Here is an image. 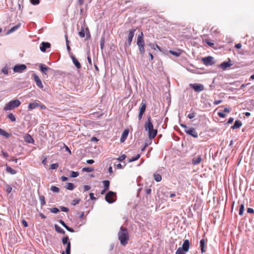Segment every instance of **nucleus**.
<instances>
[{
    "instance_id": "obj_18",
    "label": "nucleus",
    "mask_w": 254,
    "mask_h": 254,
    "mask_svg": "<svg viewBox=\"0 0 254 254\" xmlns=\"http://www.w3.org/2000/svg\"><path fill=\"white\" fill-rule=\"evenodd\" d=\"M0 135L7 138H9L11 135L10 133L6 132V131L1 129V128H0Z\"/></svg>"
},
{
    "instance_id": "obj_42",
    "label": "nucleus",
    "mask_w": 254,
    "mask_h": 254,
    "mask_svg": "<svg viewBox=\"0 0 254 254\" xmlns=\"http://www.w3.org/2000/svg\"><path fill=\"white\" fill-rule=\"evenodd\" d=\"M79 175L78 172L71 171L70 177L72 178L77 177Z\"/></svg>"
},
{
    "instance_id": "obj_17",
    "label": "nucleus",
    "mask_w": 254,
    "mask_h": 254,
    "mask_svg": "<svg viewBox=\"0 0 254 254\" xmlns=\"http://www.w3.org/2000/svg\"><path fill=\"white\" fill-rule=\"evenodd\" d=\"M202 161L201 156H198L196 157L193 158L192 160V164L194 165L199 164Z\"/></svg>"
},
{
    "instance_id": "obj_2",
    "label": "nucleus",
    "mask_w": 254,
    "mask_h": 254,
    "mask_svg": "<svg viewBox=\"0 0 254 254\" xmlns=\"http://www.w3.org/2000/svg\"><path fill=\"white\" fill-rule=\"evenodd\" d=\"M118 238L121 244L123 246H126L129 240L128 232L127 229L124 227H121L118 232Z\"/></svg>"
},
{
    "instance_id": "obj_1",
    "label": "nucleus",
    "mask_w": 254,
    "mask_h": 254,
    "mask_svg": "<svg viewBox=\"0 0 254 254\" xmlns=\"http://www.w3.org/2000/svg\"><path fill=\"white\" fill-rule=\"evenodd\" d=\"M144 128L145 130L148 132V137L149 139H153L157 133V130L153 128V125L151 122V117H148L147 121L146 122L144 125Z\"/></svg>"
},
{
    "instance_id": "obj_59",
    "label": "nucleus",
    "mask_w": 254,
    "mask_h": 254,
    "mask_svg": "<svg viewBox=\"0 0 254 254\" xmlns=\"http://www.w3.org/2000/svg\"><path fill=\"white\" fill-rule=\"evenodd\" d=\"M65 229L69 232H74V230L72 228L69 227L68 226L66 227Z\"/></svg>"
},
{
    "instance_id": "obj_13",
    "label": "nucleus",
    "mask_w": 254,
    "mask_h": 254,
    "mask_svg": "<svg viewBox=\"0 0 254 254\" xmlns=\"http://www.w3.org/2000/svg\"><path fill=\"white\" fill-rule=\"evenodd\" d=\"M51 44L48 42H42L40 49L41 51L45 52L47 48L50 47Z\"/></svg>"
},
{
    "instance_id": "obj_58",
    "label": "nucleus",
    "mask_w": 254,
    "mask_h": 254,
    "mask_svg": "<svg viewBox=\"0 0 254 254\" xmlns=\"http://www.w3.org/2000/svg\"><path fill=\"white\" fill-rule=\"evenodd\" d=\"M247 212L249 213H254V210L253 208H249L247 209Z\"/></svg>"
},
{
    "instance_id": "obj_40",
    "label": "nucleus",
    "mask_w": 254,
    "mask_h": 254,
    "mask_svg": "<svg viewBox=\"0 0 254 254\" xmlns=\"http://www.w3.org/2000/svg\"><path fill=\"white\" fill-rule=\"evenodd\" d=\"M5 190H6V191L9 193L10 192H11V190H12V187L9 185H5Z\"/></svg>"
},
{
    "instance_id": "obj_16",
    "label": "nucleus",
    "mask_w": 254,
    "mask_h": 254,
    "mask_svg": "<svg viewBox=\"0 0 254 254\" xmlns=\"http://www.w3.org/2000/svg\"><path fill=\"white\" fill-rule=\"evenodd\" d=\"M72 62L75 65V66L77 68L79 69L81 68V64L80 63L78 62V61L76 59V58L73 55H71L70 56Z\"/></svg>"
},
{
    "instance_id": "obj_50",
    "label": "nucleus",
    "mask_w": 254,
    "mask_h": 254,
    "mask_svg": "<svg viewBox=\"0 0 254 254\" xmlns=\"http://www.w3.org/2000/svg\"><path fill=\"white\" fill-rule=\"evenodd\" d=\"M126 158V155L125 154H123L121 156H120L119 158H117V160L119 161H123Z\"/></svg>"
},
{
    "instance_id": "obj_41",
    "label": "nucleus",
    "mask_w": 254,
    "mask_h": 254,
    "mask_svg": "<svg viewBox=\"0 0 254 254\" xmlns=\"http://www.w3.org/2000/svg\"><path fill=\"white\" fill-rule=\"evenodd\" d=\"M184 252V250L180 247L177 250L176 254H185Z\"/></svg>"
},
{
    "instance_id": "obj_45",
    "label": "nucleus",
    "mask_w": 254,
    "mask_h": 254,
    "mask_svg": "<svg viewBox=\"0 0 254 254\" xmlns=\"http://www.w3.org/2000/svg\"><path fill=\"white\" fill-rule=\"evenodd\" d=\"M68 236H66V237L63 238V240H62L63 244L64 245H65V244L67 245V243L69 242H68Z\"/></svg>"
},
{
    "instance_id": "obj_8",
    "label": "nucleus",
    "mask_w": 254,
    "mask_h": 254,
    "mask_svg": "<svg viewBox=\"0 0 254 254\" xmlns=\"http://www.w3.org/2000/svg\"><path fill=\"white\" fill-rule=\"evenodd\" d=\"M26 68V65L24 64H16L14 66L13 70L15 72L21 73L25 70Z\"/></svg>"
},
{
    "instance_id": "obj_47",
    "label": "nucleus",
    "mask_w": 254,
    "mask_h": 254,
    "mask_svg": "<svg viewBox=\"0 0 254 254\" xmlns=\"http://www.w3.org/2000/svg\"><path fill=\"white\" fill-rule=\"evenodd\" d=\"M80 201V199H75L72 200L71 202V204L73 205H75L77 204H78Z\"/></svg>"
},
{
    "instance_id": "obj_29",
    "label": "nucleus",
    "mask_w": 254,
    "mask_h": 254,
    "mask_svg": "<svg viewBox=\"0 0 254 254\" xmlns=\"http://www.w3.org/2000/svg\"><path fill=\"white\" fill-rule=\"evenodd\" d=\"M153 176H154V180L157 182H160L161 181L162 177H161V176L160 174H154Z\"/></svg>"
},
{
    "instance_id": "obj_19",
    "label": "nucleus",
    "mask_w": 254,
    "mask_h": 254,
    "mask_svg": "<svg viewBox=\"0 0 254 254\" xmlns=\"http://www.w3.org/2000/svg\"><path fill=\"white\" fill-rule=\"evenodd\" d=\"M242 125V122L239 120H236L233 126L231 127L232 129H236L240 128Z\"/></svg>"
},
{
    "instance_id": "obj_52",
    "label": "nucleus",
    "mask_w": 254,
    "mask_h": 254,
    "mask_svg": "<svg viewBox=\"0 0 254 254\" xmlns=\"http://www.w3.org/2000/svg\"><path fill=\"white\" fill-rule=\"evenodd\" d=\"M1 153L4 158H7L8 157V154L7 153L2 151Z\"/></svg>"
},
{
    "instance_id": "obj_39",
    "label": "nucleus",
    "mask_w": 254,
    "mask_h": 254,
    "mask_svg": "<svg viewBox=\"0 0 254 254\" xmlns=\"http://www.w3.org/2000/svg\"><path fill=\"white\" fill-rule=\"evenodd\" d=\"M51 190L55 192H59L60 191V189L56 186H52Z\"/></svg>"
},
{
    "instance_id": "obj_34",
    "label": "nucleus",
    "mask_w": 254,
    "mask_h": 254,
    "mask_svg": "<svg viewBox=\"0 0 254 254\" xmlns=\"http://www.w3.org/2000/svg\"><path fill=\"white\" fill-rule=\"evenodd\" d=\"M79 36L83 38L85 36V31L84 29V28L83 27H81L80 31L78 33Z\"/></svg>"
},
{
    "instance_id": "obj_24",
    "label": "nucleus",
    "mask_w": 254,
    "mask_h": 254,
    "mask_svg": "<svg viewBox=\"0 0 254 254\" xmlns=\"http://www.w3.org/2000/svg\"><path fill=\"white\" fill-rule=\"evenodd\" d=\"M25 140L28 143H33L34 142V139L29 134H27L25 137Z\"/></svg>"
},
{
    "instance_id": "obj_21",
    "label": "nucleus",
    "mask_w": 254,
    "mask_h": 254,
    "mask_svg": "<svg viewBox=\"0 0 254 254\" xmlns=\"http://www.w3.org/2000/svg\"><path fill=\"white\" fill-rule=\"evenodd\" d=\"M20 25H21L20 24H18L15 25L14 26L12 27L9 30H8L6 34L8 35V34L14 32L15 30H16L20 27Z\"/></svg>"
},
{
    "instance_id": "obj_7",
    "label": "nucleus",
    "mask_w": 254,
    "mask_h": 254,
    "mask_svg": "<svg viewBox=\"0 0 254 254\" xmlns=\"http://www.w3.org/2000/svg\"><path fill=\"white\" fill-rule=\"evenodd\" d=\"M136 30V28H132L129 30V33L128 35V37L127 39V43L128 45L129 46L131 45V43L132 41V39L134 35V32Z\"/></svg>"
},
{
    "instance_id": "obj_32",
    "label": "nucleus",
    "mask_w": 254,
    "mask_h": 254,
    "mask_svg": "<svg viewBox=\"0 0 254 254\" xmlns=\"http://www.w3.org/2000/svg\"><path fill=\"white\" fill-rule=\"evenodd\" d=\"M244 210H245L244 205L243 204H241L240 206L239 214L240 215H242L243 214Z\"/></svg>"
},
{
    "instance_id": "obj_46",
    "label": "nucleus",
    "mask_w": 254,
    "mask_h": 254,
    "mask_svg": "<svg viewBox=\"0 0 254 254\" xmlns=\"http://www.w3.org/2000/svg\"><path fill=\"white\" fill-rule=\"evenodd\" d=\"M59 166V165L58 163L53 164L51 165L50 169L52 170L56 169L58 168Z\"/></svg>"
},
{
    "instance_id": "obj_53",
    "label": "nucleus",
    "mask_w": 254,
    "mask_h": 254,
    "mask_svg": "<svg viewBox=\"0 0 254 254\" xmlns=\"http://www.w3.org/2000/svg\"><path fill=\"white\" fill-rule=\"evenodd\" d=\"M61 210L62 211H64V212H68L69 209L68 208L66 207H64V206H62L61 207Z\"/></svg>"
},
{
    "instance_id": "obj_35",
    "label": "nucleus",
    "mask_w": 254,
    "mask_h": 254,
    "mask_svg": "<svg viewBox=\"0 0 254 254\" xmlns=\"http://www.w3.org/2000/svg\"><path fill=\"white\" fill-rule=\"evenodd\" d=\"M140 154H138L136 156L129 159L128 162H132L135 161L137 160V159H138L140 158Z\"/></svg>"
},
{
    "instance_id": "obj_48",
    "label": "nucleus",
    "mask_w": 254,
    "mask_h": 254,
    "mask_svg": "<svg viewBox=\"0 0 254 254\" xmlns=\"http://www.w3.org/2000/svg\"><path fill=\"white\" fill-rule=\"evenodd\" d=\"M104 44H105V39L103 37H102L101 38V41H100V47H101V49H103Z\"/></svg>"
},
{
    "instance_id": "obj_36",
    "label": "nucleus",
    "mask_w": 254,
    "mask_h": 254,
    "mask_svg": "<svg viewBox=\"0 0 254 254\" xmlns=\"http://www.w3.org/2000/svg\"><path fill=\"white\" fill-rule=\"evenodd\" d=\"M39 199L41 202V204L42 205H45L46 204V201L45 200V197L43 195H41L39 196Z\"/></svg>"
},
{
    "instance_id": "obj_61",
    "label": "nucleus",
    "mask_w": 254,
    "mask_h": 254,
    "mask_svg": "<svg viewBox=\"0 0 254 254\" xmlns=\"http://www.w3.org/2000/svg\"><path fill=\"white\" fill-rule=\"evenodd\" d=\"M59 222L60 224H61L65 228H66V227L67 226L65 223L62 220H60Z\"/></svg>"
},
{
    "instance_id": "obj_49",
    "label": "nucleus",
    "mask_w": 254,
    "mask_h": 254,
    "mask_svg": "<svg viewBox=\"0 0 254 254\" xmlns=\"http://www.w3.org/2000/svg\"><path fill=\"white\" fill-rule=\"evenodd\" d=\"M2 72L5 74L7 75L8 73V69L6 67H3L2 69Z\"/></svg>"
},
{
    "instance_id": "obj_10",
    "label": "nucleus",
    "mask_w": 254,
    "mask_h": 254,
    "mask_svg": "<svg viewBox=\"0 0 254 254\" xmlns=\"http://www.w3.org/2000/svg\"><path fill=\"white\" fill-rule=\"evenodd\" d=\"M185 132L189 134L194 138H197L198 137V133L197 131L195 130V129L192 127L190 128H189L188 129H185Z\"/></svg>"
},
{
    "instance_id": "obj_51",
    "label": "nucleus",
    "mask_w": 254,
    "mask_h": 254,
    "mask_svg": "<svg viewBox=\"0 0 254 254\" xmlns=\"http://www.w3.org/2000/svg\"><path fill=\"white\" fill-rule=\"evenodd\" d=\"M30 1L34 5L38 4L40 2L39 0H30Z\"/></svg>"
},
{
    "instance_id": "obj_6",
    "label": "nucleus",
    "mask_w": 254,
    "mask_h": 254,
    "mask_svg": "<svg viewBox=\"0 0 254 254\" xmlns=\"http://www.w3.org/2000/svg\"><path fill=\"white\" fill-rule=\"evenodd\" d=\"M214 58L211 56H208L206 57L203 58L202 59V61L204 64L206 66L212 65L215 63L213 61Z\"/></svg>"
},
{
    "instance_id": "obj_25",
    "label": "nucleus",
    "mask_w": 254,
    "mask_h": 254,
    "mask_svg": "<svg viewBox=\"0 0 254 254\" xmlns=\"http://www.w3.org/2000/svg\"><path fill=\"white\" fill-rule=\"evenodd\" d=\"M148 45L153 50H156V49H158L160 51H161V48L158 46L157 45L155 44L152 43H148Z\"/></svg>"
},
{
    "instance_id": "obj_4",
    "label": "nucleus",
    "mask_w": 254,
    "mask_h": 254,
    "mask_svg": "<svg viewBox=\"0 0 254 254\" xmlns=\"http://www.w3.org/2000/svg\"><path fill=\"white\" fill-rule=\"evenodd\" d=\"M116 199V193L112 191H109L105 195V200L110 203L115 202Z\"/></svg>"
},
{
    "instance_id": "obj_20",
    "label": "nucleus",
    "mask_w": 254,
    "mask_h": 254,
    "mask_svg": "<svg viewBox=\"0 0 254 254\" xmlns=\"http://www.w3.org/2000/svg\"><path fill=\"white\" fill-rule=\"evenodd\" d=\"M39 106H40V104H39L38 102H35L30 103L28 105V108L29 110H33L39 107Z\"/></svg>"
},
{
    "instance_id": "obj_64",
    "label": "nucleus",
    "mask_w": 254,
    "mask_h": 254,
    "mask_svg": "<svg viewBox=\"0 0 254 254\" xmlns=\"http://www.w3.org/2000/svg\"><path fill=\"white\" fill-rule=\"evenodd\" d=\"M86 162L87 164H92L94 163V161L93 160L90 159V160H87L86 161Z\"/></svg>"
},
{
    "instance_id": "obj_33",
    "label": "nucleus",
    "mask_w": 254,
    "mask_h": 254,
    "mask_svg": "<svg viewBox=\"0 0 254 254\" xmlns=\"http://www.w3.org/2000/svg\"><path fill=\"white\" fill-rule=\"evenodd\" d=\"M94 170V168L92 167H85L83 168L82 169V171L83 172H91Z\"/></svg>"
},
{
    "instance_id": "obj_3",
    "label": "nucleus",
    "mask_w": 254,
    "mask_h": 254,
    "mask_svg": "<svg viewBox=\"0 0 254 254\" xmlns=\"http://www.w3.org/2000/svg\"><path fill=\"white\" fill-rule=\"evenodd\" d=\"M21 104V102L18 99H15L10 101L4 106L3 110L4 111L11 110L15 108L19 107Z\"/></svg>"
},
{
    "instance_id": "obj_37",
    "label": "nucleus",
    "mask_w": 254,
    "mask_h": 254,
    "mask_svg": "<svg viewBox=\"0 0 254 254\" xmlns=\"http://www.w3.org/2000/svg\"><path fill=\"white\" fill-rule=\"evenodd\" d=\"M65 252H66V254H70V242H69L67 243V246L66 248V250H65Z\"/></svg>"
},
{
    "instance_id": "obj_55",
    "label": "nucleus",
    "mask_w": 254,
    "mask_h": 254,
    "mask_svg": "<svg viewBox=\"0 0 254 254\" xmlns=\"http://www.w3.org/2000/svg\"><path fill=\"white\" fill-rule=\"evenodd\" d=\"M218 115L221 118H225L226 116L225 114L222 112L218 113Z\"/></svg>"
},
{
    "instance_id": "obj_12",
    "label": "nucleus",
    "mask_w": 254,
    "mask_h": 254,
    "mask_svg": "<svg viewBox=\"0 0 254 254\" xmlns=\"http://www.w3.org/2000/svg\"><path fill=\"white\" fill-rule=\"evenodd\" d=\"M190 246V243L188 240H185L183 243L182 247L181 248L184 251L187 252L189 251Z\"/></svg>"
},
{
    "instance_id": "obj_38",
    "label": "nucleus",
    "mask_w": 254,
    "mask_h": 254,
    "mask_svg": "<svg viewBox=\"0 0 254 254\" xmlns=\"http://www.w3.org/2000/svg\"><path fill=\"white\" fill-rule=\"evenodd\" d=\"M7 117L12 122H15L16 121V118L15 116L12 113H10L8 115Z\"/></svg>"
},
{
    "instance_id": "obj_27",
    "label": "nucleus",
    "mask_w": 254,
    "mask_h": 254,
    "mask_svg": "<svg viewBox=\"0 0 254 254\" xmlns=\"http://www.w3.org/2000/svg\"><path fill=\"white\" fill-rule=\"evenodd\" d=\"M55 228L56 231L57 232L61 233V234H65V231L63 229H62L60 227H59L58 225L55 224Z\"/></svg>"
},
{
    "instance_id": "obj_54",
    "label": "nucleus",
    "mask_w": 254,
    "mask_h": 254,
    "mask_svg": "<svg viewBox=\"0 0 254 254\" xmlns=\"http://www.w3.org/2000/svg\"><path fill=\"white\" fill-rule=\"evenodd\" d=\"M89 196L90 197L91 200H95L96 198L94 196V193L92 192H90L89 193Z\"/></svg>"
},
{
    "instance_id": "obj_22",
    "label": "nucleus",
    "mask_w": 254,
    "mask_h": 254,
    "mask_svg": "<svg viewBox=\"0 0 254 254\" xmlns=\"http://www.w3.org/2000/svg\"><path fill=\"white\" fill-rule=\"evenodd\" d=\"M146 108V103L144 102H142L139 107V113L144 114Z\"/></svg>"
},
{
    "instance_id": "obj_5",
    "label": "nucleus",
    "mask_w": 254,
    "mask_h": 254,
    "mask_svg": "<svg viewBox=\"0 0 254 254\" xmlns=\"http://www.w3.org/2000/svg\"><path fill=\"white\" fill-rule=\"evenodd\" d=\"M137 45L138 47L139 53L141 56L143 57L145 54V42L144 39H137Z\"/></svg>"
},
{
    "instance_id": "obj_15",
    "label": "nucleus",
    "mask_w": 254,
    "mask_h": 254,
    "mask_svg": "<svg viewBox=\"0 0 254 254\" xmlns=\"http://www.w3.org/2000/svg\"><path fill=\"white\" fill-rule=\"evenodd\" d=\"M129 131L128 129H125L122 134L121 137L120 138L121 142H124L125 140L127 139V136L128 134Z\"/></svg>"
},
{
    "instance_id": "obj_57",
    "label": "nucleus",
    "mask_w": 254,
    "mask_h": 254,
    "mask_svg": "<svg viewBox=\"0 0 254 254\" xmlns=\"http://www.w3.org/2000/svg\"><path fill=\"white\" fill-rule=\"evenodd\" d=\"M137 39H143V34L142 32H141L137 36Z\"/></svg>"
},
{
    "instance_id": "obj_26",
    "label": "nucleus",
    "mask_w": 254,
    "mask_h": 254,
    "mask_svg": "<svg viewBox=\"0 0 254 254\" xmlns=\"http://www.w3.org/2000/svg\"><path fill=\"white\" fill-rule=\"evenodd\" d=\"M74 185L71 183H66L65 188L68 190H72L74 189Z\"/></svg>"
},
{
    "instance_id": "obj_56",
    "label": "nucleus",
    "mask_w": 254,
    "mask_h": 254,
    "mask_svg": "<svg viewBox=\"0 0 254 254\" xmlns=\"http://www.w3.org/2000/svg\"><path fill=\"white\" fill-rule=\"evenodd\" d=\"M22 224L25 227H27L28 226L27 222L24 219L22 220Z\"/></svg>"
},
{
    "instance_id": "obj_44",
    "label": "nucleus",
    "mask_w": 254,
    "mask_h": 254,
    "mask_svg": "<svg viewBox=\"0 0 254 254\" xmlns=\"http://www.w3.org/2000/svg\"><path fill=\"white\" fill-rule=\"evenodd\" d=\"M196 113L194 112H191L190 114H189L188 116V118L190 119H192L195 117Z\"/></svg>"
},
{
    "instance_id": "obj_23",
    "label": "nucleus",
    "mask_w": 254,
    "mask_h": 254,
    "mask_svg": "<svg viewBox=\"0 0 254 254\" xmlns=\"http://www.w3.org/2000/svg\"><path fill=\"white\" fill-rule=\"evenodd\" d=\"M50 69L49 67L45 66L43 64H40V70L43 73L46 74L47 71Z\"/></svg>"
},
{
    "instance_id": "obj_43",
    "label": "nucleus",
    "mask_w": 254,
    "mask_h": 254,
    "mask_svg": "<svg viewBox=\"0 0 254 254\" xmlns=\"http://www.w3.org/2000/svg\"><path fill=\"white\" fill-rule=\"evenodd\" d=\"M51 212L53 213H57L59 212V209L57 207H53L50 209Z\"/></svg>"
},
{
    "instance_id": "obj_60",
    "label": "nucleus",
    "mask_w": 254,
    "mask_h": 254,
    "mask_svg": "<svg viewBox=\"0 0 254 254\" xmlns=\"http://www.w3.org/2000/svg\"><path fill=\"white\" fill-rule=\"evenodd\" d=\"M90 187L88 185H85L84 186V189L85 191H88L90 189Z\"/></svg>"
},
{
    "instance_id": "obj_30",
    "label": "nucleus",
    "mask_w": 254,
    "mask_h": 254,
    "mask_svg": "<svg viewBox=\"0 0 254 254\" xmlns=\"http://www.w3.org/2000/svg\"><path fill=\"white\" fill-rule=\"evenodd\" d=\"M6 171L8 173H10L11 174H15L16 173V171L14 169H13L12 168L10 167L9 166L6 167Z\"/></svg>"
},
{
    "instance_id": "obj_62",
    "label": "nucleus",
    "mask_w": 254,
    "mask_h": 254,
    "mask_svg": "<svg viewBox=\"0 0 254 254\" xmlns=\"http://www.w3.org/2000/svg\"><path fill=\"white\" fill-rule=\"evenodd\" d=\"M235 47L238 49H240L242 47V44L241 43H238L235 45Z\"/></svg>"
},
{
    "instance_id": "obj_31",
    "label": "nucleus",
    "mask_w": 254,
    "mask_h": 254,
    "mask_svg": "<svg viewBox=\"0 0 254 254\" xmlns=\"http://www.w3.org/2000/svg\"><path fill=\"white\" fill-rule=\"evenodd\" d=\"M103 184L104 188H105L104 189H106V190H108L109 189V188L110 182L109 181H107V180L104 181L103 182Z\"/></svg>"
},
{
    "instance_id": "obj_14",
    "label": "nucleus",
    "mask_w": 254,
    "mask_h": 254,
    "mask_svg": "<svg viewBox=\"0 0 254 254\" xmlns=\"http://www.w3.org/2000/svg\"><path fill=\"white\" fill-rule=\"evenodd\" d=\"M232 65V64L231 63V61L229 59V61L226 62H223L220 64V67L222 68L223 69L225 70L227 68L231 66Z\"/></svg>"
},
{
    "instance_id": "obj_63",
    "label": "nucleus",
    "mask_w": 254,
    "mask_h": 254,
    "mask_svg": "<svg viewBox=\"0 0 254 254\" xmlns=\"http://www.w3.org/2000/svg\"><path fill=\"white\" fill-rule=\"evenodd\" d=\"M222 102V101L221 100H216L214 102H213V104L214 105H218L219 104H220L221 102Z\"/></svg>"
},
{
    "instance_id": "obj_9",
    "label": "nucleus",
    "mask_w": 254,
    "mask_h": 254,
    "mask_svg": "<svg viewBox=\"0 0 254 254\" xmlns=\"http://www.w3.org/2000/svg\"><path fill=\"white\" fill-rule=\"evenodd\" d=\"M190 87L194 89L195 92H200L204 90V86L199 83L190 84Z\"/></svg>"
},
{
    "instance_id": "obj_28",
    "label": "nucleus",
    "mask_w": 254,
    "mask_h": 254,
    "mask_svg": "<svg viewBox=\"0 0 254 254\" xmlns=\"http://www.w3.org/2000/svg\"><path fill=\"white\" fill-rule=\"evenodd\" d=\"M200 248L202 253H204L205 252L204 249L205 247V241L204 239H202L200 241Z\"/></svg>"
},
{
    "instance_id": "obj_11",
    "label": "nucleus",
    "mask_w": 254,
    "mask_h": 254,
    "mask_svg": "<svg viewBox=\"0 0 254 254\" xmlns=\"http://www.w3.org/2000/svg\"><path fill=\"white\" fill-rule=\"evenodd\" d=\"M33 78L34 81H35L36 85L39 88L42 89L43 88V86L42 83V81L39 76L36 74H33Z\"/></svg>"
}]
</instances>
